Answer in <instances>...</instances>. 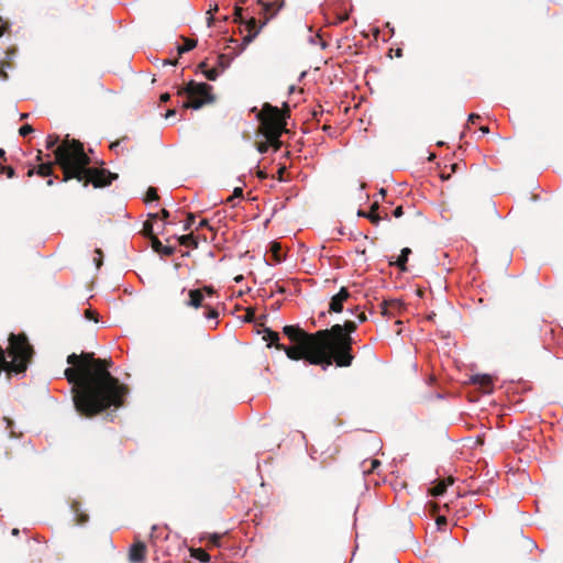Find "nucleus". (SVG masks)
<instances>
[{"mask_svg":"<svg viewBox=\"0 0 563 563\" xmlns=\"http://www.w3.org/2000/svg\"><path fill=\"white\" fill-rule=\"evenodd\" d=\"M400 306L401 303L398 300L384 301L382 303V313L385 316L389 314L391 309H398Z\"/></svg>","mask_w":563,"mask_h":563,"instance_id":"obj_21","label":"nucleus"},{"mask_svg":"<svg viewBox=\"0 0 563 563\" xmlns=\"http://www.w3.org/2000/svg\"><path fill=\"white\" fill-rule=\"evenodd\" d=\"M55 164L63 170V181L77 179L84 187L89 184L95 188L107 187L119 177L108 169L90 167V157L85 153L82 143L68 136L55 151Z\"/></svg>","mask_w":563,"mask_h":563,"instance_id":"obj_3","label":"nucleus"},{"mask_svg":"<svg viewBox=\"0 0 563 563\" xmlns=\"http://www.w3.org/2000/svg\"><path fill=\"white\" fill-rule=\"evenodd\" d=\"M146 556V545L142 541L134 542L129 551V560L132 563H141Z\"/></svg>","mask_w":563,"mask_h":563,"instance_id":"obj_9","label":"nucleus"},{"mask_svg":"<svg viewBox=\"0 0 563 563\" xmlns=\"http://www.w3.org/2000/svg\"><path fill=\"white\" fill-rule=\"evenodd\" d=\"M148 218H150L148 220H151L153 222L154 220H157L159 218V214L158 213H150Z\"/></svg>","mask_w":563,"mask_h":563,"instance_id":"obj_56","label":"nucleus"},{"mask_svg":"<svg viewBox=\"0 0 563 563\" xmlns=\"http://www.w3.org/2000/svg\"><path fill=\"white\" fill-rule=\"evenodd\" d=\"M176 114V110L175 109H169L167 112H166V118H169V117H173Z\"/></svg>","mask_w":563,"mask_h":563,"instance_id":"obj_58","label":"nucleus"},{"mask_svg":"<svg viewBox=\"0 0 563 563\" xmlns=\"http://www.w3.org/2000/svg\"><path fill=\"white\" fill-rule=\"evenodd\" d=\"M158 214L162 219H167L169 217V212L166 209H162Z\"/></svg>","mask_w":563,"mask_h":563,"instance_id":"obj_53","label":"nucleus"},{"mask_svg":"<svg viewBox=\"0 0 563 563\" xmlns=\"http://www.w3.org/2000/svg\"><path fill=\"white\" fill-rule=\"evenodd\" d=\"M254 318V312L253 311H247L246 313V321H252V319Z\"/></svg>","mask_w":563,"mask_h":563,"instance_id":"obj_57","label":"nucleus"},{"mask_svg":"<svg viewBox=\"0 0 563 563\" xmlns=\"http://www.w3.org/2000/svg\"><path fill=\"white\" fill-rule=\"evenodd\" d=\"M201 228H208L209 230H213L212 227L209 225V221L207 219H202L197 229H201Z\"/></svg>","mask_w":563,"mask_h":563,"instance_id":"obj_45","label":"nucleus"},{"mask_svg":"<svg viewBox=\"0 0 563 563\" xmlns=\"http://www.w3.org/2000/svg\"><path fill=\"white\" fill-rule=\"evenodd\" d=\"M483 133H488L489 132V128L484 125V126H481L479 129Z\"/></svg>","mask_w":563,"mask_h":563,"instance_id":"obj_62","label":"nucleus"},{"mask_svg":"<svg viewBox=\"0 0 563 563\" xmlns=\"http://www.w3.org/2000/svg\"><path fill=\"white\" fill-rule=\"evenodd\" d=\"M67 363L70 366L64 375L73 385L74 405L81 416L92 418L124 405L130 389L109 372L110 358H96L93 353L82 352L68 355Z\"/></svg>","mask_w":563,"mask_h":563,"instance_id":"obj_1","label":"nucleus"},{"mask_svg":"<svg viewBox=\"0 0 563 563\" xmlns=\"http://www.w3.org/2000/svg\"><path fill=\"white\" fill-rule=\"evenodd\" d=\"M222 536L219 533H211L207 537L209 544L213 547H220V540Z\"/></svg>","mask_w":563,"mask_h":563,"instance_id":"obj_27","label":"nucleus"},{"mask_svg":"<svg viewBox=\"0 0 563 563\" xmlns=\"http://www.w3.org/2000/svg\"><path fill=\"white\" fill-rule=\"evenodd\" d=\"M59 142V136L56 134H51L46 137L45 146L47 150L57 148L59 145H57ZM56 150H54L55 152Z\"/></svg>","mask_w":563,"mask_h":563,"instance_id":"obj_25","label":"nucleus"},{"mask_svg":"<svg viewBox=\"0 0 563 563\" xmlns=\"http://www.w3.org/2000/svg\"><path fill=\"white\" fill-rule=\"evenodd\" d=\"M258 34H260V29H256L253 33H247V35H245L242 40L241 51H244L246 48V46L250 43H252Z\"/></svg>","mask_w":563,"mask_h":563,"instance_id":"obj_24","label":"nucleus"},{"mask_svg":"<svg viewBox=\"0 0 563 563\" xmlns=\"http://www.w3.org/2000/svg\"><path fill=\"white\" fill-rule=\"evenodd\" d=\"M151 245L156 253L163 256H172L175 253V249L173 246L163 245L158 238H153Z\"/></svg>","mask_w":563,"mask_h":563,"instance_id":"obj_13","label":"nucleus"},{"mask_svg":"<svg viewBox=\"0 0 563 563\" xmlns=\"http://www.w3.org/2000/svg\"><path fill=\"white\" fill-rule=\"evenodd\" d=\"M178 242L180 245H184V246H191V247L198 246V242L192 233L179 236Z\"/></svg>","mask_w":563,"mask_h":563,"instance_id":"obj_19","label":"nucleus"},{"mask_svg":"<svg viewBox=\"0 0 563 563\" xmlns=\"http://www.w3.org/2000/svg\"><path fill=\"white\" fill-rule=\"evenodd\" d=\"M269 251L276 263H280L284 260L283 249L278 242H272Z\"/></svg>","mask_w":563,"mask_h":563,"instance_id":"obj_18","label":"nucleus"},{"mask_svg":"<svg viewBox=\"0 0 563 563\" xmlns=\"http://www.w3.org/2000/svg\"><path fill=\"white\" fill-rule=\"evenodd\" d=\"M53 165L54 163H43L38 166L36 174L42 177H48L53 174Z\"/></svg>","mask_w":563,"mask_h":563,"instance_id":"obj_20","label":"nucleus"},{"mask_svg":"<svg viewBox=\"0 0 563 563\" xmlns=\"http://www.w3.org/2000/svg\"><path fill=\"white\" fill-rule=\"evenodd\" d=\"M394 217L395 218H400L402 214H404V210H402V207L401 206H398L394 212H393Z\"/></svg>","mask_w":563,"mask_h":563,"instance_id":"obj_47","label":"nucleus"},{"mask_svg":"<svg viewBox=\"0 0 563 563\" xmlns=\"http://www.w3.org/2000/svg\"><path fill=\"white\" fill-rule=\"evenodd\" d=\"M125 140H128V136H122L121 139L117 140L115 142H112V143L110 144V148H111L112 151H117V150H118V147L120 146V144H121L123 141H125Z\"/></svg>","mask_w":563,"mask_h":563,"instance_id":"obj_41","label":"nucleus"},{"mask_svg":"<svg viewBox=\"0 0 563 563\" xmlns=\"http://www.w3.org/2000/svg\"><path fill=\"white\" fill-rule=\"evenodd\" d=\"M258 4L261 5L260 15L262 16V22L257 25V21L255 18H251L245 22V26L249 33H253L256 29L262 30L280 10L284 5V0H271L264 2L263 0H258Z\"/></svg>","mask_w":563,"mask_h":563,"instance_id":"obj_7","label":"nucleus"},{"mask_svg":"<svg viewBox=\"0 0 563 563\" xmlns=\"http://www.w3.org/2000/svg\"><path fill=\"white\" fill-rule=\"evenodd\" d=\"M439 528L446 525V518L444 516H439L435 520Z\"/></svg>","mask_w":563,"mask_h":563,"instance_id":"obj_46","label":"nucleus"},{"mask_svg":"<svg viewBox=\"0 0 563 563\" xmlns=\"http://www.w3.org/2000/svg\"><path fill=\"white\" fill-rule=\"evenodd\" d=\"M159 100L161 102H167L170 100V95L168 92L162 93Z\"/></svg>","mask_w":563,"mask_h":563,"instance_id":"obj_49","label":"nucleus"},{"mask_svg":"<svg viewBox=\"0 0 563 563\" xmlns=\"http://www.w3.org/2000/svg\"><path fill=\"white\" fill-rule=\"evenodd\" d=\"M291 329L301 332L302 334H309L299 325H285L283 328V333L292 342V345L287 346L285 344L279 343V333L271 329L264 330L263 340L268 342V346L274 345L277 350L284 351L289 360H303L305 362L310 364V357L313 354L312 344L308 342L309 340L306 339L305 335L295 332H289Z\"/></svg>","mask_w":563,"mask_h":563,"instance_id":"obj_4","label":"nucleus"},{"mask_svg":"<svg viewBox=\"0 0 563 563\" xmlns=\"http://www.w3.org/2000/svg\"><path fill=\"white\" fill-rule=\"evenodd\" d=\"M351 297L346 287H341L340 291L331 298L329 312H342L344 302Z\"/></svg>","mask_w":563,"mask_h":563,"instance_id":"obj_8","label":"nucleus"},{"mask_svg":"<svg viewBox=\"0 0 563 563\" xmlns=\"http://www.w3.org/2000/svg\"><path fill=\"white\" fill-rule=\"evenodd\" d=\"M95 253L99 255V257L96 258L95 261H96L97 267H100L102 265V251L100 249H97L95 251Z\"/></svg>","mask_w":563,"mask_h":563,"instance_id":"obj_44","label":"nucleus"},{"mask_svg":"<svg viewBox=\"0 0 563 563\" xmlns=\"http://www.w3.org/2000/svg\"><path fill=\"white\" fill-rule=\"evenodd\" d=\"M217 66L220 67L222 70L229 67V60L224 54H220L218 56Z\"/></svg>","mask_w":563,"mask_h":563,"instance_id":"obj_32","label":"nucleus"},{"mask_svg":"<svg viewBox=\"0 0 563 563\" xmlns=\"http://www.w3.org/2000/svg\"><path fill=\"white\" fill-rule=\"evenodd\" d=\"M203 308L207 309L205 314L208 319H217L218 318L219 312L217 311V309L211 308L209 305H205Z\"/></svg>","mask_w":563,"mask_h":563,"instance_id":"obj_31","label":"nucleus"},{"mask_svg":"<svg viewBox=\"0 0 563 563\" xmlns=\"http://www.w3.org/2000/svg\"><path fill=\"white\" fill-rule=\"evenodd\" d=\"M176 64H177V59H174V60H172V59H165V60L163 62V65H176Z\"/></svg>","mask_w":563,"mask_h":563,"instance_id":"obj_55","label":"nucleus"},{"mask_svg":"<svg viewBox=\"0 0 563 563\" xmlns=\"http://www.w3.org/2000/svg\"><path fill=\"white\" fill-rule=\"evenodd\" d=\"M242 11L243 9L241 7H235L234 8V18H233V21L235 23H243L244 20H243V15H242Z\"/></svg>","mask_w":563,"mask_h":563,"instance_id":"obj_34","label":"nucleus"},{"mask_svg":"<svg viewBox=\"0 0 563 563\" xmlns=\"http://www.w3.org/2000/svg\"><path fill=\"white\" fill-rule=\"evenodd\" d=\"M242 196H243V189L241 187H235L234 190H233L232 196H230L227 199V202L233 205V200L235 198H241Z\"/></svg>","mask_w":563,"mask_h":563,"instance_id":"obj_30","label":"nucleus"},{"mask_svg":"<svg viewBox=\"0 0 563 563\" xmlns=\"http://www.w3.org/2000/svg\"><path fill=\"white\" fill-rule=\"evenodd\" d=\"M396 56L397 57H401L402 56V49L401 48H397L396 49Z\"/></svg>","mask_w":563,"mask_h":563,"instance_id":"obj_63","label":"nucleus"},{"mask_svg":"<svg viewBox=\"0 0 563 563\" xmlns=\"http://www.w3.org/2000/svg\"><path fill=\"white\" fill-rule=\"evenodd\" d=\"M471 383L477 385L484 393L493 391V377L488 374H476L471 377Z\"/></svg>","mask_w":563,"mask_h":563,"instance_id":"obj_10","label":"nucleus"},{"mask_svg":"<svg viewBox=\"0 0 563 563\" xmlns=\"http://www.w3.org/2000/svg\"><path fill=\"white\" fill-rule=\"evenodd\" d=\"M188 301L186 302V305L188 307H192V308H200V307H203V300H205V296L202 294V289H191L188 291Z\"/></svg>","mask_w":563,"mask_h":563,"instance_id":"obj_12","label":"nucleus"},{"mask_svg":"<svg viewBox=\"0 0 563 563\" xmlns=\"http://www.w3.org/2000/svg\"><path fill=\"white\" fill-rule=\"evenodd\" d=\"M191 556L200 562H209L210 555L203 549H192Z\"/></svg>","mask_w":563,"mask_h":563,"instance_id":"obj_22","label":"nucleus"},{"mask_svg":"<svg viewBox=\"0 0 563 563\" xmlns=\"http://www.w3.org/2000/svg\"><path fill=\"white\" fill-rule=\"evenodd\" d=\"M0 78H2V79L8 78V74L2 68H0Z\"/></svg>","mask_w":563,"mask_h":563,"instance_id":"obj_59","label":"nucleus"},{"mask_svg":"<svg viewBox=\"0 0 563 563\" xmlns=\"http://www.w3.org/2000/svg\"><path fill=\"white\" fill-rule=\"evenodd\" d=\"M410 254H411V250L409 247H404L401 250L400 255L395 263L401 272L407 271V262H408V256Z\"/></svg>","mask_w":563,"mask_h":563,"instance_id":"obj_16","label":"nucleus"},{"mask_svg":"<svg viewBox=\"0 0 563 563\" xmlns=\"http://www.w3.org/2000/svg\"><path fill=\"white\" fill-rule=\"evenodd\" d=\"M286 115H289V108L285 104V110L282 111L271 103H264L257 119L261 122V132L269 134L273 140L276 136H282L286 129Z\"/></svg>","mask_w":563,"mask_h":563,"instance_id":"obj_5","label":"nucleus"},{"mask_svg":"<svg viewBox=\"0 0 563 563\" xmlns=\"http://www.w3.org/2000/svg\"><path fill=\"white\" fill-rule=\"evenodd\" d=\"M142 233L144 236L148 238L151 241L153 240V238H157L155 234H154V231H153V223L151 220H146L144 223H143V229H142Z\"/></svg>","mask_w":563,"mask_h":563,"instance_id":"obj_23","label":"nucleus"},{"mask_svg":"<svg viewBox=\"0 0 563 563\" xmlns=\"http://www.w3.org/2000/svg\"><path fill=\"white\" fill-rule=\"evenodd\" d=\"M70 507H71L73 512L75 514L77 525H85L86 522H88L89 516L85 511L81 510V506H80L79 501L73 500Z\"/></svg>","mask_w":563,"mask_h":563,"instance_id":"obj_14","label":"nucleus"},{"mask_svg":"<svg viewBox=\"0 0 563 563\" xmlns=\"http://www.w3.org/2000/svg\"><path fill=\"white\" fill-rule=\"evenodd\" d=\"M369 463H371V466L368 470H366V472H368V473H373L380 465V461H378L376 459L371 460Z\"/></svg>","mask_w":563,"mask_h":563,"instance_id":"obj_40","label":"nucleus"},{"mask_svg":"<svg viewBox=\"0 0 563 563\" xmlns=\"http://www.w3.org/2000/svg\"><path fill=\"white\" fill-rule=\"evenodd\" d=\"M178 96H187V101L183 108L198 110L206 104L214 102L216 97L212 95V86L206 82H196L190 80L185 87L177 90Z\"/></svg>","mask_w":563,"mask_h":563,"instance_id":"obj_6","label":"nucleus"},{"mask_svg":"<svg viewBox=\"0 0 563 563\" xmlns=\"http://www.w3.org/2000/svg\"><path fill=\"white\" fill-rule=\"evenodd\" d=\"M2 172L7 175L8 178H12L14 176V169L11 166H3Z\"/></svg>","mask_w":563,"mask_h":563,"instance_id":"obj_42","label":"nucleus"},{"mask_svg":"<svg viewBox=\"0 0 563 563\" xmlns=\"http://www.w3.org/2000/svg\"><path fill=\"white\" fill-rule=\"evenodd\" d=\"M207 66H208L207 62H206V60H203V62H201V63L198 65V68H199V69L205 74V70H208V69H207Z\"/></svg>","mask_w":563,"mask_h":563,"instance_id":"obj_52","label":"nucleus"},{"mask_svg":"<svg viewBox=\"0 0 563 563\" xmlns=\"http://www.w3.org/2000/svg\"><path fill=\"white\" fill-rule=\"evenodd\" d=\"M85 317L88 319V320H92L95 322H98V312L92 310V309H87L85 310Z\"/></svg>","mask_w":563,"mask_h":563,"instance_id":"obj_36","label":"nucleus"},{"mask_svg":"<svg viewBox=\"0 0 563 563\" xmlns=\"http://www.w3.org/2000/svg\"><path fill=\"white\" fill-rule=\"evenodd\" d=\"M269 148V143L268 141L266 140V142H261L257 144V151L260 153H266Z\"/></svg>","mask_w":563,"mask_h":563,"instance_id":"obj_39","label":"nucleus"},{"mask_svg":"<svg viewBox=\"0 0 563 563\" xmlns=\"http://www.w3.org/2000/svg\"><path fill=\"white\" fill-rule=\"evenodd\" d=\"M9 29L8 21H4L2 16H0V36H2Z\"/></svg>","mask_w":563,"mask_h":563,"instance_id":"obj_38","label":"nucleus"},{"mask_svg":"<svg viewBox=\"0 0 563 563\" xmlns=\"http://www.w3.org/2000/svg\"><path fill=\"white\" fill-rule=\"evenodd\" d=\"M378 210V202L375 201L368 211L358 210L357 216L366 218L373 223L374 225H378L383 217L377 213Z\"/></svg>","mask_w":563,"mask_h":563,"instance_id":"obj_11","label":"nucleus"},{"mask_svg":"<svg viewBox=\"0 0 563 563\" xmlns=\"http://www.w3.org/2000/svg\"><path fill=\"white\" fill-rule=\"evenodd\" d=\"M34 131V129L32 128V125L30 124H24L22 125L20 129H19V134L21 136H27L29 134H31L32 132Z\"/></svg>","mask_w":563,"mask_h":563,"instance_id":"obj_35","label":"nucleus"},{"mask_svg":"<svg viewBox=\"0 0 563 563\" xmlns=\"http://www.w3.org/2000/svg\"><path fill=\"white\" fill-rule=\"evenodd\" d=\"M356 329L357 323L347 320L344 324H334L330 329L319 330L311 334L299 332L313 346L310 365H320L323 371H327L333 363L339 367L351 366L354 360L351 333ZM289 332L298 333V331L292 329Z\"/></svg>","mask_w":563,"mask_h":563,"instance_id":"obj_2","label":"nucleus"},{"mask_svg":"<svg viewBox=\"0 0 563 563\" xmlns=\"http://www.w3.org/2000/svg\"><path fill=\"white\" fill-rule=\"evenodd\" d=\"M479 118H481V115H479V114L471 113V114L468 115V122H471V123H475V121H476V120H478Z\"/></svg>","mask_w":563,"mask_h":563,"instance_id":"obj_50","label":"nucleus"},{"mask_svg":"<svg viewBox=\"0 0 563 563\" xmlns=\"http://www.w3.org/2000/svg\"><path fill=\"white\" fill-rule=\"evenodd\" d=\"M257 176H258L261 179H264V178H266V173H265V172H263V170H258V172H257Z\"/></svg>","mask_w":563,"mask_h":563,"instance_id":"obj_60","label":"nucleus"},{"mask_svg":"<svg viewBox=\"0 0 563 563\" xmlns=\"http://www.w3.org/2000/svg\"><path fill=\"white\" fill-rule=\"evenodd\" d=\"M453 484V478L450 476L445 481L438 482L432 488H430V494L432 496H440L444 494L448 485Z\"/></svg>","mask_w":563,"mask_h":563,"instance_id":"obj_15","label":"nucleus"},{"mask_svg":"<svg viewBox=\"0 0 563 563\" xmlns=\"http://www.w3.org/2000/svg\"><path fill=\"white\" fill-rule=\"evenodd\" d=\"M266 140L268 141L269 143V146H273L275 148V151L279 150L280 146H282V142L279 140L280 136H276V140H273L269 134H263Z\"/></svg>","mask_w":563,"mask_h":563,"instance_id":"obj_29","label":"nucleus"},{"mask_svg":"<svg viewBox=\"0 0 563 563\" xmlns=\"http://www.w3.org/2000/svg\"><path fill=\"white\" fill-rule=\"evenodd\" d=\"M195 219H196V217H195V214H194V213H188V214H187V220H186V223H185V225H184V230H185V231H187V230H189V229L191 228V225H192V224H194V222H195Z\"/></svg>","mask_w":563,"mask_h":563,"instance_id":"obj_37","label":"nucleus"},{"mask_svg":"<svg viewBox=\"0 0 563 563\" xmlns=\"http://www.w3.org/2000/svg\"><path fill=\"white\" fill-rule=\"evenodd\" d=\"M208 15H209V16H208V19H207V24H208V26L210 27V26H212V25H213L214 16H213V14H208Z\"/></svg>","mask_w":563,"mask_h":563,"instance_id":"obj_54","label":"nucleus"},{"mask_svg":"<svg viewBox=\"0 0 563 563\" xmlns=\"http://www.w3.org/2000/svg\"><path fill=\"white\" fill-rule=\"evenodd\" d=\"M242 280H243V276L242 275H239V276L234 277V282L235 283H240Z\"/></svg>","mask_w":563,"mask_h":563,"instance_id":"obj_64","label":"nucleus"},{"mask_svg":"<svg viewBox=\"0 0 563 563\" xmlns=\"http://www.w3.org/2000/svg\"><path fill=\"white\" fill-rule=\"evenodd\" d=\"M154 200H158V194H157L156 188L150 187L146 191L144 201L150 202V201H154Z\"/></svg>","mask_w":563,"mask_h":563,"instance_id":"obj_26","label":"nucleus"},{"mask_svg":"<svg viewBox=\"0 0 563 563\" xmlns=\"http://www.w3.org/2000/svg\"><path fill=\"white\" fill-rule=\"evenodd\" d=\"M205 76L208 80L214 81L219 76L218 67L205 70Z\"/></svg>","mask_w":563,"mask_h":563,"instance_id":"obj_28","label":"nucleus"},{"mask_svg":"<svg viewBox=\"0 0 563 563\" xmlns=\"http://www.w3.org/2000/svg\"><path fill=\"white\" fill-rule=\"evenodd\" d=\"M184 45L177 47L178 55H183L197 46V41L188 37H183Z\"/></svg>","mask_w":563,"mask_h":563,"instance_id":"obj_17","label":"nucleus"},{"mask_svg":"<svg viewBox=\"0 0 563 563\" xmlns=\"http://www.w3.org/2000/svg\"><path fill=\"white\" fill-rule=\"evenodd\" d=\"M2 420L5 422V429L9 430L10 437L11 438L16 437V434L13 430V421L8 417H3Z\"/></svg>","mask_w":563,"mask_h":563,"instance_id":"obj_33","label":"nucleus"},{"mask_svg":"<svg viewBox=\"0 0 563 563\" xmlns=\"http://www.w3.org/2000/svg\"><path fill=\"white\" fill-rule=\"evenodd\" d=\"M0 157L3 159V161H7L5 158V151L3 148H0Z\"/></svg>","mask_w":563,"mask_h":563,"instance_id":"obj_61","label":"nucleus"},{"mask_svg":"<svg viewBox=\"0 0 563 563\" xmlns=\"http://www.w3.org/2000/svg\"><path fill=\"white\" fill-rule=\"evenodd\" d=\"M219 10V7L217 3H214L213 5L210 7V9L207 11V14H213L214 12H217Z\"/></svg>","mask_w":563,"mask_h":563,"instance_id":"obj_51","label":"nucleus"},{"mask_svg":"<svg viewBox=\"0 0 563 563\" xmlns=\"http://www.w3.org/2000/svg\"><path fill=\"white\" fill-rule=\"evenodd\" d=\"M357 320H358L360 323H363V322H365L367 320V317H366L364 311H362V312H360L357 314Z\"/></svg>","mask_w":563,"mask_h":563,"instance_id":"obj_48","label":"nucleus"},{"mask_svg":"<svg viewBox=\"0 0 563 563\" xmlns=\"http://www.w3.org/2000/svg\"><path fill=\"white\" fill-rule=\"evenodd\" d=\"M202 289V294L203 296L207 295V296H213L216 294V290L212 286H205L201 288Z\"/></svg>","mask_w":563,"mask_h":563,"instance_id":"obj_43","label":"nucleus"}]
</instances>
